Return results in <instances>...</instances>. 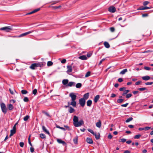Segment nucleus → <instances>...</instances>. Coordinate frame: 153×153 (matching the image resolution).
<instances>
[{"label": "nucleus", "instance_id": "47", "mask_svg": "<svg viewBox=\"0 0 153 153\" xmlns=\"http://www.w3.org/2000/svg\"><path fill=\"white\" fill-rule=\"evenodd\" d=\"M16 130L12 129L10 130V133L14 134L16 133Z\"/></svg>", "mask_w": 153, "mask_h": 153}, {"label": "nucleus", "instance_id": "55", "mask_svg": "<svg viewBox=\"0 0 153 153\" xmlns=\"http://www.w3.org/2000/svg\"><path fill=\"white\" fill-rule=\"evenodd\" d=\"M138 10H144V7L143 6L140 7L138 9Z\"/></svg>", "mask_w": 153, "mask_h": 153}, {"label": "nucleus", "instance_id": "51", "mask_svg": "<svg viewBox=\"0 0 153 153\" xmlns=\"http://www.w3.org/2000/svg\"><path fill=\"white\" fill-rule=\"evenodd\" d=\"M110 31L111 32H113L115 30V29L114 27H111L110 28Z\"/></svg>", "mask_w": 153, "mask_h": 153}, {"label": "nucleus", "instance_id": "44", "mask_svg": "<svg viewBox=\"0 0 153 153\" xmlns=\"http://www.w3.org/2000/svg\"><path fill=\"white\" fill-rule=\"evenodd\" d=\"M73 141L74 143L75 144H76L77 143V137H76V138L73 139Z\"/></svg>", "mask_w": 153, "mask_h": 153}, {"label": "nucleus", "instance_id": "18", "mask_svg": "<svg viewBox=\"0 0 153 153\" xmlns=\"http://www.w3.org/2000/svg\"><path fill=\"white\" fill-rule=\"evenodd\" d=\"M92 104V101L91 100H89L87 102V105L88 107H90Z\"/></svg>", "mask_w": 153, "mask_h": 153}, {"label": "nucleus", "instance_id": "13", "mask_svg": "<svg viewBox=\"0 0 153 153\" xmlns=\"http://www.w3.org/2000/svg\"><path fill=\"white\" fill-rule=\"evenodd\" d=\"M68 69L67 72L68 73L71 72L72 71V65H68L67 67Z\"/></svg>", "mask_w": 153, "mask_h": 153}, {"label": "nucleus", "instance_id": "61", "mask_svg": "<svg viewBox=\"0 0 153 153\" xmlns=\"http://www.w3.org/2000/svg\"><path fill=\"white\" fill-rule=\"evenodd\" d=\"M9 90L11 94H13V95L14 94V93L13 92V90H12L10 88Z\"/></svg>", "mask_w": 153, "mask_h": 153}, {"label": "nucleus", "instance_id": "63", "mask_svg": "<svg viewBox=\"0 0 153 153\" xmlns=\"http://www.w3.org/2000/svg\"><path fill=\"white\" fill-rule=\"evenodd\" d=\"M40 10V9L39 8H37V9H35V10H33V11L34 12V13H36V12Z\"/></svg>", "mask_w": 153, "mask_h": 153}, {"label": "nucleus", "instance_id": "15", "mask_svg": "<svg viewBox=\"0 0 153 153\" xmlns=\"http://www.w3.org/2000/svg\"><path fill=\"white\" fill-rule=\"evenodd\" d=\"M142 79L143 80H144L147 81L150 79V77L149 76H146L142 77Z\"/></svg>", "mask_w": 153, "mask_h": 153}, {"label": "nucleus", "instance_id": "43", "mask_svg": "<svg viewBox=\"0 0 153 153\" xmlns=\"http://www.w3.org/2000/svg\"><path fill=\"white\" fill-rule=\"evenodd\" d=\"M146 89V88L145 87L139 88L138 89V90L140 91H143Z\"/></svg>", "mask_w": 153, "mask_h": 153}, {"label": "nucleus", "instance_id": "46", "mask_svg": "<svg viewBox=\"0 0 153 153\" xmlns=\"http://www.w3.org/2000/svg\"><path fill=\"white\" fill-rule=\"evenodd\" d=\"M128 103H126L125 104L121 105V106L126 107L128 105Z\"/></svg>", "mask_w": 153, "mask_h": 153}, {"label": "nucleus", "instance_id": "42", "mask_svg": "<svg viewBox=\"0 0 153 153\" xmlns=\"http://www.w3.org/2000/svg\"><path fill=\"white\" fill-rule=\"evenodd\" d=\"M149 3V2L148 1H144L143 2V5L144 6H146Z\"/></svg>", "mask_w": 153, "mask_h": 153}, {"label": "nucleus", "instance_id": "62", "mask_svg": "<svg viewBox=\"0 0 153 153\" xmlns=\"http://www.w3.org/2000/svg\"><path fill=\"white\" fill-rule=\"evenodd\" d=\"M105 59H102L101 60L99 63V65H100L102 63V62L105 60Z\"/></svg>", "mask_w": 153, "mask_h": 153}, {"label": "nucleus", "instance_id": "52", "mask_svg": "<svg viewBox=\"0 0 153 153\" xmlns=\"http://www.w3.org/2000/svg\"><path fill=\"white\" fill-rule=\"evenodd\" d=\"M24 143L22 142H21L19 143L20 146L22 147H23L24 146Z\"/></svg>", "mask_w": 153, "mask_h": 153}, {"label": "nucleus", "instance_id": "5", "mask_svg": "<svg viewBox=\"0 0 153 153\" xmlns=\"http://www.w3.org/2000/svg\"><path fill=\"white\" fill-rule=\"evenodd\" d=\"M69 97L71 98V100H75L76 99V96L75 94V93H70Z\"/></svg>", "mask_w": 153, "mask_h": 153}, {"label": "nucleus", "instance_id": "38", "mask_svg": "<svg viewBox=\"0 0 153 153\" xmlns=\"http://www.w3.org/2000/svg\"><path fill=\"white\" fill-rule=\"evenodd\" d=\"M141 136L140 134H138L136 135L134 137V139H138Z\"/></svg>", "mask_w": 153, "mask_h": 153}, {"label": "nucleus", "instance_id": "64", "mask_svg": "<svg viewBox=\"0 0 153 153\" xmlns=\"http://www.w3.org/2000/svg\"><path fill=\"white\" fill-rule=\"evenodd\" d=\"M116 95L115 94L113 93L111 94V97L113 98V97H116Z\"/></svg>", "mask_w": 153, "mask_h": 153}, {"label": "nucleus", "instance_id": "30", "mask_svg": "<svg viewBox=\"0 0 153 153\" xmlns=\"http://www.w3.org/2000/svg\"><path fill=\"white\" fill-rule=\"evenodd\" d=\"M82 86V84L81 83H77L76 85V87L77 88H79Z\"/></svg>", "mask_w": 153, "mask_h": 153}, {"label": "nucleus", "instance_id": "4", "mask_svg": "<svg viewBox=\"0 0 153 153\" xmlns=\"http://www.w3.org/2000/svg\"><path fill=\"white\" fill-rule=\"evenodd\" d=\"M79 102L80 105L82 107H83L85 104V100L84 98H81L79 99Z\"/></svg>", "mask_w": 153, "mask_h": 153}, {"label": "nucleus", "instance_id": "3", "mask_svg": "<svg viewBox=\"0 0 153 153\" xmlns=\"http://www.w3.org/2000/svg\"><path fill=\"white\" fill-rule=\"evenodd\" d=\"M0 30H4L6 32H9L10 30H12V29L10 26L0 28Z\"/></svg>", "mask_w": 153, "mask_h": 153}, {"label": "nucleus", "instance_id": "10", "mask_svg": "<svg viewBox=\"0 0 153 153\" xmlns=\"http://www.w3.org/2000/svg\"><path fill=\"white\" fill-rule=\"evenodd\" d=\"M37 67V64L36 63H33L31 65L30 68L34 70L35 68Z\"/></svg>", "mask_w": 153, "mask_h": 153}, {"label": "nucleus", "instance_id": "12", "mask_svg": "<svg viewBox=\"0 0 153 153\" xmlns=\"http://www.w3.org/2000/svg\"><path fill=\"white\" fill-rule=\"evenodd\" d=\"M86 141L87 143L89 144H92L93 143V140L91 138L89 137L87 138L86 139Z\"/></svg>", "mask_w": 153, "mask_h": 153}, {"label": "nucleus", "instance_id": "45", "mask_svg": "<svg viewBox=\"0 0 153 153\" xmlns=\"http://www.w3.org/2000/svg\"><path fill=\"white\" fill-rule=\"evenodd\" d=\"M37 92V90L36 89H34L33 91V94L34 95H36V94Z\"/></svg>", "mask_w": 153, "mask_h": 153}, {"label": "nucleus", "instance_id": "48", "mask_svg": "<svg viewBox=\"0 0 153 153\" xmlns=\"http://www.w3.org/2000/svg\"><path fill=\"white\" fill-rule=\"evenodd\" d=\"M153 84V82H147L145 83V84L146 85H151Z\"/></svg>", "mask_w": 153, "mask_h": 153}, {"label": "nucleus", "instance_id": "59", "mask_svg": "<svg viewBox=\"0 0 153 153\" xmlns=\"http://www.w3.org/2000/svg\"><path fill=\"white\" fill-rule=\"evenodd\" d=\"M30 151L31 152H33L34 151V149L33 147H30Z\"/></svg>", "mask_w": 153, "mask_h": 153}, {"label": "nucleus", "instance_id": "21", "mask_svg": "<svg viewBox=\"0 0 153 153\" xmlns=\"http://www.w3.org/2000/svg\"><path fill=\"white\" fill-rule=\"evenodd\" d=\"M42 129L43 130L45 131L46 134H49L50 133L46 129V128L44 126H42Z\"/></svg>", "mask_w": 153, "mask_h": 153}, {"label": "nucleus", "instance_id": "19", "mask_svg": "<svg viewBox=\"0 0 153 153\" xmlns=\"http://www.w3.org/2000/svg\"><path fill=\"white\" fill-rule=\"evenodd\" d=\"M96 126L97 127L99 128H100L101 127V123L100 120H99L98 122L97 123Z\"/></svg>", "mask_w": 153, "mask_h": 153}, {"label": "nucleus", "instance_id": "35", "mask_svg": "<svg viewBox=\"0 0 153 153\" xmlns=\"http://www.w3.org/2000/svg\"><path fill=\"white\" fill-rule=\"evenodd\" d=\"M132 96V95L131 94H126V98H129L131 97Z\"/></svg>", "mask_w": 153, "mask_h": 153}, {"label": "nucleus", "instance_id": "7", "mask_svg": "<svg viewBox=\"0 0 153 153\" xmlns=\"http://www.w3.org/2000/svg\"><path fill=\"white\" fill-rule=\"evenodd\" d=\"M108 11L111 13H114L116 11V8L113 6H111L108 8Z\"/></svg>", "mask_w": 153, "mask_h": 153}, {"label": "nucleus", "instance_id": "16", "mask_svg": "<svg viewBox=\"0 0 153 153\" xmlns=\"http://www.w3.org/2000/svg\"><path fill=\"white\" fill-rule=\"evenodd\" d=\"M75 83L73 82H70L68 84L67 86H68L71 87L72 86H74Z\"/></svg>", "mask_w": 153, "mask_h": 153}, {"label": "nucleus", "instance_id": "22", "mask_svg": "<svg viewBox=\"0 0 153 153\" xmlns=\"http://www.w3.org/2000/svg\"><path fill=\"white\" fill-rule=\"evenodd\" d=\"M79 58L80 59L83 60H86L87 59V57L85 55H82L80 56L79 57Z\"/></svg>", "mask_w": 153, "mask_h": 153}, {"label": "nucleus", "instance_id": "6", "mask_svg": "<svg viewBox=\"0 0 153 153\" xmlns=\"http://www.w3.org/2000/svg\"><path fill=\"white\" fill-rule=\"evenodd\" d=\"M33 32L32 31H29L27 32H26L23 33H22L20 35H19L18 36V37H21L23 36H25L30 33H31Z\"/></svg>", "mask_w": 153, "mask_h": 153}, {"label": "nucleus", "instance_id": "49", "mask_svg": "<svg viewBox=\"0 0 153 153\" xmlns=\"http://www.w3.org/2000/svg\"><path fill=\"white\" fill-rule=\"evenodd\" d=\"M144 69L146 70H149L151 69V68L145 66L144 67Z\"/></svg>", "mask_w": 153, "mask_h": 153}, {"label": "nucleus", "instance_id": "31", "mask_svg": "<svg viewBox=\"0 0 153 153\" xmlns=\"http://www.w3.org/2000/svg\"><path fill=\"white\" fill-rule=\"evenodd\" d=\"M133 119V118L132 117H129L126 120V122L128 123L132 120Z\"/></svg>", "mask_w": 153, "mask_h": 153}, {"label": "nucleus", "instance_id": "58", "mask_svg": "<svg viewBox=\"0 0 153 153\" xmlns=\"http://www.w3.org/2000/svg\"><path fill=\"white\" fill-rule=\"evenodd\" d=\"M148 15L147 13H145L142 14V16L143 17H147L148 16Z\"/></svg>", "mask_w": 153, "mask_h": 153}, {"label": "nucleus", "instance_id": "26", "mask_svg": "<svg viewBox=\"0 0 153 153\" xmlns=\"http://www.w3.org/2000/svg\"><path fill=\"white\" fill-rule=\"evenodd\" d=\"M104 45L105 47L107 48H108L110 47V45L109 43L106 42H105L104 43Z\"/></svg>", "mask_w": 153, "mask_h": 153}, {"label": "nucleus", "instance_id": "29", "mask_svg": "<svg viewBox=\"0 0 153 153\" xmlns=\"http://www.w3.org/2000/svg\"><path fill=\"white\" fill-rule=\"evenodd\" d=\"M95 138L97 140H98L100 138V135L99 133L98 134H97L96 133L94 135Z\"/></svg>", "mask_w": 153, "mask_h": 153}, {"label": "nucleus", "instance_id": "39", "mask_svg": "<svg viewBox=\"0 0 153 153\" xmlns=\"http://www.w3.org/2000/svg\"><path fill=\"white\" fill-rule=\"evenodd\" d=\"M23 100L25 102H28L29 101V99L28 97H25L24 98Z\"/></svg>", "mask_w": 153, "mask_h": 153}, {"label": "nucleus", "instance_id": "57", "mask_svg": "<svg viewBox=\"0 0 153 153\" xmlns=\"http://www.w3.org/2000/svg\"><path fill=\"white\" fill-rule=\"evenodd\" d=\"M123 80V79L121 78H119L118 79V81L120 82H122Z\"/></svg>", "mask_w": 153, "mask_h": 153}, {"label": "nucleus", "instance_id": "53", "mask_svg": "<svg viewBox=\"0 0 153 153\" xmlns=\"http://www.w3.org/2000/svg\"><path fill=\"white\" fill-rule=\"evenodd\" d=\"M126 89L125 87L121 88L119 89V90L120 91H123Z\"/></svg>", "mask_w": 153, "mask_h": 153}, {"label": "nucleus", "instance_id": "34", "mask_svg": "<svg viewBox=\"0 0 153 153\" xmlns=\"http://www.w3.org/2000/svg\"><path fill=\"white\" fill-rule=\"evenodd\" d=\"M21 93L22 94H27L28 92L26 90H22L21 91Z\"/></svg>", "mask_w": 153, "mask_h": 153}, {"label": "nucleus", "instance_id": "20", "mask_svg": "<svg viewBox=\"0 0 153 153\" xmlns=\"http://www.w3.org/2000/svg\"><path fill=\"white\" fill-rule=\"evenodd\" d=\"M68 79H63L62 81V83L63 85H65L68 84Z\"/></svg>", "mask_w": 153, "mask_h": 153}, {"label": "nucleus", "instance_id": "2", "mask_svg": "<svg viewBox=\"0 0 153 153\" xmlns=\"http://www.w3.org/2000/svg\"><path fill=\"white\" fill-rule=\"evenodd\" d=\"M0 106L2 112L4 114H6L7 112V109L5 104L1 102L0 104Z\"/></svg>", "mask_w": 153, "mask_h": 153}, {"label": "nucleus", "instance_id": "23", "mask_svg": "<svg viewBox=\"0 0 153 153\" xmlns=\"http://www.w3.org/2000/svg\"><path fill=\"white\" fill-rule=\"evenodd\" d=\"M8 108L10 110H12L14 108L13 106L11 104H9L7 105Z\"/></svg>", "mask_w": 153, "mask_h": 153}, {"label": "nucleus", "instance_id": "54", "mask_svg": "<svg viewBox=\"0 0 153 153\" xmlns=\"http://www.w3.org/2000/svg\"><path fill=\"white\" fill-rule=\"evenodd\" d=\"M112 135L110 134H109V135H108V138L109 139H111L112 138Z\"/></svg>", "mask_w": 153, "mask_h": 153}, {"label": "nucleus", "instance_id": "14", "mask_svg": "<svg viewBox=\"0 0 153 153\" xmlns=\"http://www.w3.org/2000/svg\"><path fill=\"white\" fill-rule=\"evenodd\" d=\"M89 96V93H87L84 94L83 97L82 98H84L85 100H87Z\"/></svg>", "mask_w": 153, "mask_h": 153}, {"label": "nucleus", "instance_id": "28", "mask_svg": "<svg viewBox=\"0 0 153 153\" xmlns=\"http://www.w3.org/2000/svg\"><path fill=\"white\" fill-rule=\"evenodd\" d=\"M123 99L121 98H120L117 100V102L118 103H121L123 102Z\"/></svg>", "mask_w": 153, "mask_h": 153}, {"label": "nucleus", "instance_id": "40", "mask_svg": "<svg viewBox=\"0 0 153 153\" xmlns=\"http://www.w3.org/2000/svg\"><path fill=\"white\" fill-rule=\"evenodd\" d=\"M126 141V139L125 138L121 139L119 141V142H122L123 143H124Z\"/></svg>", "mask_w": 153, "mask_h": 153}, {"label": "nucleus", "instance_id": "11", "mask_svg": "<svg viewBox=\"0 0 153 153\" xmlns=\"http://www.w3.org/2000/svg\"><path fill=\"white\" fill-rule=\"evenodd\" d=\"M57 142L60 144H62L64 146H65L66 145V143L64 141L62 140L61 139H58L57 140Z\"/></svg>", "mask_w": 153, "mask_h": 153}, {"label": "nucleus", "instance_id": "27", "mask_svg": "<svg viewBox=\"0 0 153 153\" xmlns=\"http://www.w3.org/2000/svg\"><path fill=\"white\" fill-rule=\"evenodd\" d=\"M69 111L70 113H72L74 112L75 111V110L74 108H72L71 106L69 107Z\"/></svg>", "mask_w": 153, "mask_h": 153}, {"label": "nucleus", "instance_id": "33", "mask_svg": "<svg viewBox=\"0 0 153 153\" xmlns=\"http://www.w3.org/2000/svg\"><path fill=\"white\" fill-rule=\"evenodd\" d=\"M53 64V63L51 61H49L48 62L47 65L48 66H50L52 65Z\"/></svg>", "mask_w": 153, "mask_h": 153}, {"label": "nucleus", "instance_id": "32", "mask_svg": "<svg viewBox=\"0 0 153 153\" xmlns=\"http://www.w3.org/2000/svg\"><path fill=\"white\" fill-rule=\"evenodd\" d=\"M30 117V116L29 115H27L24 118V120L25 121H27Z\"/></svg>", "mask_w": 153, "mask_h": 153}, {"label": "nucleus", "instance_id": "17", "mask_svg": "<svg viewBox=\"0 0 153 153\" xmlns=\"http://www.w3.org/2000/svg\"><path fill=\"white\" fill-rule=\"evenodd\" d=\"M100 97V96L98 95H97L94 97V101L95 103L97 102Z\"/></svg>", "mask_w": 153, "mask_h": 153}, {"label": "nucleus", "instance_id": "36", "mask_svg": "<svg viewBox=\"0 0 153 153\" xmlns=\"http://www.w3.org/2000/svg\"><path fill=\"white\" fill-rule=\"evenodd\" d=\"M40 137L42 139H44L45 138V135L43 134H40Z\"/></svg>", "mask_w": 153, "mask_h": 153}, {"label": "nucleus", "instance_id": "60", "mask_svg": "<svg viewBox=\"0 0 153 153\" xmlns=\"http://www.w3.org/2000/svg\"><path fill=\"white\" fill-rule=\"evenodd\" d=\"M66 60L65 59H64L62 60L61 62L63 64L65 63L66 62Z\"/></svg>", "mask_w": 153, "mask_h": 153}, {"label": "nucleus", "instance_id": "56", "mask_svg": "<svg viewBox=\"0 0 153 153\" xmlns=\"http://www.w3.org/2000/svg\"><path fill=\"white\" fill-rule=\"evenodd\" d=\"M141 82V81H138L135 83V85H139L140 84V83Z\"/></svg>", "mask_w": 153, "mask_h": 153}, {"label": "nucleus", "instance_id": "25", "mask_svg": "<svg viewBox=\"0 0 153 153\" xmlns=\"http://www.w3.org/2000/svg\"><path fill=\"white\" fill-rule=\"evenodd\" d=\"M127 71V69H125L121 71L120 74H124Z\"/></svg>", "mask_w": 153, "mask_h": 153}, {"label": "nucleus", "instance_id": "9", "mask_svg": "<svg viewBox=\"0 0 153 153\" xmlns=\"http://www.w3.org/2000/svg\"><path fill=\"white\" fill-rule=\"evenodd\" d=\"M68 103L69 105H71L74 107H76V102L75 100H71V102L70 104H69V102Z\"/></svg>", "mask_w": 153, "mask_h": 153}, {"label": "nucleus", "instance_id": "1", "mask_svg": "<svg viewBox=\"0 0 153 153\" xmlns=\"http://www.w3.org/2000/svg\"><path fill=\"white\" fill-rule=\"evenodd\" d=\"M78 117L76 116H74L73 119V124L76 127L80 126L84 124V122L82 120H80L78 121Z\"/></svg>", "mask_w": 153, "mask_h": 153}, {"label": "nucleus", "instance_id": "24", "mask_svg": "<svg viewBox=\"0 0 153 153\" xmlns=\"http://www.w3.org/2000/svg\"><path fill=\"white\" fill-rule=\"evenodd\" d=\"M130 91L128 90H124L123 94H122V96H124L125 95L127 94Z\"/></svg>", "mask_w": 153, "mask_h": 153}, {"label": "nucleus", "instance_id": "41", "mask_svg": "<svg viewBox=\"0 0 153 153\" xmlns=\"http://www.w3.org/2000/svg\"><path fill=\"white\" fill-rule=\"evenodd\" d=\"M30 135L28 138V143L31 146H32V145L31 143L30 140Z\"/></svg>", "mask_w": 153, "mask_h": 153}, {"label": "nucleus", "instance_id": "37", "mask_svg": "<svg viewBox=\"0 0 153 153\" xmlns=\"http://www.w3.org/2000/svg\"><path fill=\"white\" fill-rule=\"evenodd\" d=\"M91 75V72L89 71H88L86 74L85 75V77H87Z\"/></svg>", "mask_w": 153, "mask_h": 153}, {"label": "nucleus", "instance_id": "50", "mask_svg": "<svg viewBox=\"0 0 153 153\" xmlns=\"http://www.w3.org/2000/svg\"><path fill=\"white\" fill-rule=\"evenodd\" d=\"M61 7V6H58L53 7H52L54 9H57L60 8Z\"/></svg>", "mask_w": 153, "mask_h": 153}, {"label": "nucleus", "instance_id": "8", "mask_svg": "<svg viewBox=\"0 0 153 153\" xmlns=\"http://www.w3.org/2000/svg\"><path fill=\"white\" fill-rule=\"evenodd\" d=\"M151 128L150 127L146 126L144 128H139V131H142L144 130L145 131H147L149 130Z\"/></svg>", "mask_w": 153, "mask_h": 153}]
</instances>
